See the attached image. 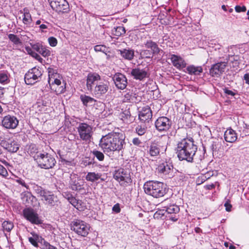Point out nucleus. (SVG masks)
Listing matches in <instances>:
<instances>
[{
	"label": "nucleus",
	"instance_id": "4c0bfd02",
	"mask_svg": "<svg viewBox=\"0 0 249 249\" xmlns=\"http://www.w3.org/2000/svg\"><path fill=\"white\" fill-rule=\"evenodd\" d=\"M2 227L4 231L8 232L10 231L14 227L13 223L9 221H4L2 224Z\"/></svg>",
	"mask_w": 249,
	"mask_h": 249
},
{
	"label": "nucleus",
	"instance_id": "a19ab883",
	"mask_svg": "<svg viewBox=\"0 0 249 249\" xmlns=\"http://www.w3.org/2000/svg\"><path fill=\"white\" fill-rule=\"evenodd\" d=\"M71 187L72 190L74 191L80 190L81 189V185L76 179H71L70 182Z\"/></svg>",
	"mask_w": 249,
	"mask_h": 249
},
{
	"label": "nucleus",
	"instance_id": "9d476101",
	"mask_svg": "<svg viewBox=\"0 0 249 249\" xmlns=\"http://www.w3.org/2000/svg\"><path fill=\"white\" fill-rule=\"evenodd\" d=\"M129 74L134 79L139 81H143L149 76L148 68L145 67L142 69L140 66L132 69Z\"/></svg>",
	"mask_w": 249,
	"mask_h": 249
},
{
	"label": "nucleus",
	"instance_id": "8fccbe9b",
	"mask_svg": "<svg viewBox=\"0 0 249 249\" xmlns=\"http://www.w3.org/2000/svg\"><path fill=\"white\" fill-rule=\"evenodd\" d=\"M23 22L24 24H28L30 22L31 17L29 13H25L23 14Z\"/></svg>",
	"mask_w": 249,
	"mask_h": 249
},
{
	"label": "nucleus",
	"instance_id": "5fc2aeb1",
	"mask_svg": "<svg viewBox=\"0 0 249 249\" xmlns=\"http://www.w3.org/2000/svg\"><path fill=\"white\" fill-rule=\"evenodd\" d=\"M113 212L116 213H119L121 211V209L120 207V204L119 203H117L115 204L112 207Z\"/></svg>",
	"mask_w": 249,
	"mask_h": 249
},
{
	"label": "nucleus",
	"instance_id": "0e129e2a",
	"mask_svg": "<svg viewBox=\"0 0 249 249\" xmlns=\"http://www.w3.org/2000/svg\"><path fill=\"white\" fill-rule=\"evenodd\" d=\"M243 79L245 81L246 83L249 85V73L244 74Z\"/></svg>",
	"mask_w": 249,
	"mask_h": 249
},
{
	"label": "nucleus",
	"instance_id": "b1692460",
	"mask_svg": "<svg viewBox=\"0 0 249 249\" xmlns=\"http://www.w3.org/2000/svg\"><path fill=\"white\" fill-rule=\"evenodd\" d=\"M101 80L100 76L96 73H89L87 79V86L88 89L91 90L92 88V85L95 84V82H97Z\"/></svg>",
	"mask_w": 249,
	"mask_h": 249
},
{
	"label": "nucleus",
	"instance_id": "79ce46f5",
	"mask_svg": "<svg viewBox=\"0 0 249 249\" xmlns=\"http://www.w3.org/2000/svg\"><path fill=\"white\" fill-rule=\"evenodd\" d=\"M94 50L95 52H101L106 54L108 52V48L103 45H97L94 46Z\"/></svg>",
	"mask_w": 249,
	"mask_h": 249
},
{
	"label": "nucleus",
	"instance_id": "c03bdc74",
	"mask_svg": "<svg viewBox=\"0 0 249 249\" xmlns=\"http://www.w3.org/2000/svg\"><path fill=\"white\" fill-rule=\"evenodd\" d=\"M39 53L44 57L48 56L51 54L50 51L48 48L43 46H42L41 48Z\"/></svg>",
	"mask_w": 249,
	"mask_h": 249
},
{
	"label": "nucleus",
	"instance_id": "39448f33",
	"mask_svg": "<svg viewBox=\"0 0 249 249\" xmlns=\"http://www.w3.org/2000/svg\"><path fill=\"white\" fill-rule=\"evenodd\" d=\"M76 129L80 139L87 142L91 141L93 131V127L86 123H79Z\"/></svg>",
	"mask_w": 249,
	"mask_h": 249
},
{
	"label": "nucleus",
	"instance_id": "09e8293b",
	"mask_svg": "<svg viewBox=\"0 0 249 249\" xmlns=\"http://www.w3.org/2000/svg\"><path fill=\"white\" fill-rule=\"evenodd\" d=\"M0 176L3 178H7L8 176V173L6 169L0 164Z\"/></svg>",
	"mask_w": 249,
	"mask_h": 249
},
{
	"label": "nucleus",
	"instance_id": "58836bf2",
	"mask_svg": "<svg viewBox=\"0 0 249 249\" xmlns=\"http://www.w3.org/2000/svg\"><path fill=\"white\" fill-rule=\"evenodd\" d=\"M136 133L140 136L144 135L147 131V127L144 125H138L135 128Z\"/></svg>",
	"mask_w": 249,
	"mask_h": 249
},
{
	"label": "nucleus",
	"instance_id": "69168bd1",
	"mask_svg": "<svg viewBox=\"0 0 249 249\" xmlns=\"http://www.w3.org/2000/svg\"><path fill=\"white\" fill-rule=\"evenodd\" d=\"M215 188V185L213 184H208L205 186V188L207 190H211Z\"/></svg>",
	"mask_w": 249,
	"mask_h": 249
},
{
	"label": "nucleus",
	"instance_id": "393cba45",
	"mask_svg": "<svg viewBox=\"0 0 249 249\" xmlns=\"http://www.w3.org/2000/svg\"><path fill=\"white\" fill-rule=\"evenodd\" d=\"M224 139L228 142H233L237 139L236 132L231 128L227 129L224 133Z\"/></svg>",
	"mask_w": 249,
	"mask_h": 249
},
{
	"label": "nucleus",
	"instance_id": "603ef678",
	"mask_svg": "<svg viewBox=\"0 0 249 249\" xmlns=\"http://www.w3.org/2000/svg\"><path fill=\"white\" fill-rule=\"evenodd\" d=\"M68 200L69 202L73 206L75 207V206L77 205V203L78 202V199H77L75 197L71 196L68 197Z\"/></svg>",
	"mask_w": 249,
	"mask_h": 249
},
{
	"label": "nucleus",
	"instance_id": "774afa93",
	"mask_svg": "<svg viewBox=\"0 0 249 249\" xmlns=\"http://www.w3.org/2000/svg\"><path fill=\"white\" fill-rule=\"evenodd\" d=\"M212 175H211V173L210 172H208L206 174H205V178L207 179L210 178L211 176H212Z\"/></svg>",
	"mask_w": 249,
	"mask_h": 249
},
{
	"label": "nucleus",
	"instance_id": "f257e3e1",
	"mask_svg": "<svg viewBox=\"0 0 249 249\" xmlns=\"http://www.w3.org/2000/svg\"><path fill=\"white\" fill-rule=\"evenodd\" d=\"M126 143L124 135L120 133L110 132L101 139L99 146L105 153L120 151L124 148Z\"/></svg>",
	"mask_w": 249,
	"mask_h": 249
},
{
	"label": "nucleus",
	"instance_id": "680f3d73",
	"mask_svg": "<svg viewBox=\"0 0 249 249\" xmlns=\"http://www.w3.org/2000/svg\"><path fill=\"white\" fill-rule=\"evenodd\" d=\"M224 93L227 95L234 96L235 95V93L233 92L232 90L228 89L227 88H225L223 89Z\"/></svg>",
	"mask_w": 249,
	"mask_h": 249
},
{
	"label": "nucleus",
	"instance_id": "e2e57ef3",
	"mask_svg": "<svg viewBox=\"0 0 249 249\" xmlns=\"http://www.w3.org/2000/svg\"><path fill=\"white\" fill-rule=\"evenodd\" d=\"M224 206L225 207L226 211L230 212L231 211L232 206L228 201L224 204Z\"/></svg>",
	"mask_w": 249,
	"mask_h": 249
},
{
	"label": "nucleus",
	"instance_id": "f03ea898",
	"mask_svg": "<svg viewBox=\"0 0 249 249\" xmlns=\"http://www.w3.org/2000/svg\"><path fill=\"white\" fill-rule=\"evenodd\" d=\"M197 150V146L192 138H184L178 143L176 153L180 160L193 162Z\"/></svg>",
	"mask_w": 249,
	"mask_h": 249
},
{
	"label": "nucleus",
	"instance_id": "6e6d98bb",
	"mask_svg": "<svg viewBox=\"0 0 249 249\" xmlns=\"http://www.w3.org/2000/svg\"><path fill=\"white\" fill-rule=\"evenodd\" d=\"M42 45L39 43H36L35 44H33L32 47V48L37 51L39 53L41 48L42 47Z\"/></svg>",
	"mask_w": 249,
	"mask_h": 249
},
{
	"label": "nucleus",
	"instance_id": "412c9836",
	"mask_svg": "<svg viewBox=\"0 0 249 249\" xmlns=\"http://www.w3.org/2000/svg\"><path fill=\"white\" fill-rule=\"evenodd\" d=\"M152 117V113L148 107H144L139 114V118L142 123H148Z\"/></svg>",
	"mask_w": 249,
	"mask_h": 249
},
{
	"label": "nucleus",
	"instance_id": "423d86ee",
	"mask_svg": "<svg viewBox=\"0 0 249 249\" xmlns=\"http://www.w3.org/2000/svg\"><path fill=\"white\" fill-rule=\"evenodd\" d=\"M71 229L78 235L86 237L89 234L90 227L85 221L80 219H74L71 222Z\"/></svg>",
	"mask_w": 249,
	"mask_h": 249
},
{
	"label": "nucleus",
	"instance_id": "6ab92c4d",
	"mask_svg": "<svg viewBox=\"0 0 249 249\" xmlns=\"http://www.w3.org/2000/svg\"><path fill=\"white\" fill-rule=\"evenodd\" d=\"M164 150L163 147L160 145V143L157 142H152L148 147L147 153L152 157L159 156L160 152Z\"/></svg>",
	"mask_w": 249,
	"mask_h": 249
},
{
	"label": "nucleus",
	"instance_id": "c9c22d12",
	"mask_svg": "<svg viewBox=\"0 0 249 249\" xmlns=\"http://www.w3.org/2000/svg\"><path fill=\"white\" fill-rule=\"evenodd\" d=\"M135 95L132 92H129L124 95L123 98L124 102H133L134 101Z\"/></svg>",
	"mask_w": 249,
	"mask_h": 249
},
{
	"label": "nucleus",
	"instance_id": "20e7f679",
	"mask_svg": "<svg viewBox=\"0 0 249 249\" xmlns=\"http://www.w3.org/2000/svg\"><path fill=\"white\" fill-rule=\"evenodd\" d=\"M34 159L39 167L45 169L53 168L56 163L54 157L46 152H37L34 156Z\"/></svg>",
	"mask_w": 249,
	"mask_h": 249
},
{
	"label": "nucleus",
	"instance_id": "4468645a",
	"mask_svg": "<svg viewBox=\"0 0 249 249\" xmlns=\"http://www.w3.org/2000/svg\"><path fill=\"white\" fill-rule=\"evenodd\" d=\"M53 9L57 12H66L69 8L68 2L66 0H49Z\"/></svg>",
	"mask_w": 249,
	"mask_h": 249
},
{
	"label": "nucleus",
	"instance_id": "5701e85b",
	"mask_svg": "<svg viewBox=\"0 0 249 249\" xmlns=\"http://www.w3.org/2000/svg\"><path fill=\"white\" fill-rule=\"evenodd\" d=\"M170 59L173 66L177 69L183 68L186 66V63L184 60L180 56L171 54Z\"/></svg>",
	"mask_w": 249,
	"mask_h": 249
},
{
	"label": "nucleus",
	"instance_id": "a18cd8bd",
	"mask_svg": "<svg viewBox=\"0 0 249 249\" xmlns=\"http://www.w3.org/2000/svg\"><path fill=\"white\" fill-rule=\"evenodd\" d=\"M153 54L152 51L147 50H142L141 52V55L142 56L148 58L152 57Z\"/></svg>",
	"mask_w": 249,
	"mask_h": 249
},
{
	"label": "nucleus",
	"instance_id": "a211bd4d",
	"mask_svg": "<svg viewBox=\"0 0 249 249\" xmlns=\"http://www.w3.org/2000/svg\"><path fill=\"white\" fill-rule=\"evenodd\" d=\"M33 189L37 196L39 197L44 203L52 192L36 184H33Z\"/></svg>",
	"mask_w": 249,
	"mask_h": 249
},
{
	"label": "nucleus",
	"instance_id": "7ed1b4c3",
	"mask_svg": "<svg viewBox=\"0 0 249 249\" xmlns=\"http://www.w3.org/2000/svg\"><path fill=\"white\" fill-rule=\"evenodd\" d=\"M143 189L147 195L155 198L162 197L166 193L164 184L159 181H147L144 184Z\"/></svg>",
	"mask_w": 249,
	"mask_h": 249
},
{
	"label": "nucleus",
	"instance_id": "c756f323",
	"mask_svg": "<svg viewBox=\"0 0 249 249\" xmlns=\"http://www.w3.org/2000/svg\"><path fill=\"white\" fill-rule=\"evenodd\" d=\"M144 45L146 48L150 49L153 53L157 54L160 51V49L157 44L151 40H147L144 43Z\"/></svg>",
	"mask_w": 249,
	"mask_h": 249
},
{
	"label": "nucleus",
	"instance_id": "2f4dec72",
	"mask_svg": "<svg viewBox=\"0 0 249 249\" xmlns=\"http://www.w3.org/2000/svg\"><path fill=\"white\" fill-rule=\"evenodd\" d=\"M101 177V175L95 172H89L86 177V179L87 180L94 182L98 180Z\"/></svg>",
	"mask_w": 249,
	"mask_h": 249
},
{
	"label": "nucleus",
	"instance_id": "72a5a7b5",
	"mask_svg": "<svg viewBox=\"0 0 249 249\" xmlns=\"http://www.w3.org/2000/svg\"><path fill=\"white\" fill-rule=\"evenodd\" d=\"M80 99L83 105L86 106H87L88 104H92L95 101L93 98L85 95H81L80 96Z\"/></svg>",
	"mask_w": 249,
	"mask_h": 249
},
{
	"label": "nucleus",
	"instance_id": "37998d69",
	"mask_svg": "<svg viewBox=\"0 0 249 249\" xmlns=\"http://www.w3.org/2000/svg\"><path fill=\"white\" fill-rule=\"evenodd\" d=\"M166 211L169 213H176L179 211V208L177 205H172L168 207Z\"/></svg>",
	"mask_w": 249,
	"mask_h": 249
},
{
	"label": "nucleus",
	"instance_id": "864d4df0",
	"mask_svg": "<svg viewBox=\"0 0 249 249\" xmlns=\"http://www.w3.org/2000/svg\"><path fill=\"white\" fill-rule=\"evenodd\" d=\"M235 10L237 12H245L246 11V7L245 6H240L237 5L235 7Z\"/></svg>",
	"mask_w": 249,
	"mask_h": 249
},
{
	"label": "nucleus",
	"instance_id": "ea45409f",
	"mask_svg": "<svg viewBox=\"0 0 249 249\" xmlns=\"http://www.w3.org/2000/svg\"><path fill=\"white\" fill-rule=\"evenodd\" d=\"M91 152L94 157H95L98 160L103 161L104 160L105 156L102 152L94 149Z\"/></svg>",
	"mask_w": 249,
	"mask_h": 249
},
{
	"label": "nucleus",
	"instance_id": "de8ad7c7",
	"mask_svg": "<svg viewBox=\"0 0 249 249\" xmlns=\"http://www.w3.org/2000/svg\"><path fill=\"white\" fill-rule=\"evenodd\" d=\"M80 211H84L86 208L85 204L81 200H78L76 206L74 207Z\"/></svg>",
	"mask_w": 249,
	"mask_h": 249
},
{
	"label": "nucleus",
	"instance_id": "473e14b6",
	"mask_svg": "<svg viewBox=\"0 0 249 249\" xmlns=\"http://www.w3.org/2000/svg\"><path fill=\"white\" fill-rule=\"evenodd\" d=\"M8 74L7 71H0V83L2 84H6L9 82Z\"/></svg>",
	"mask_w": 249,
	"mask_h": 249
},
{
	"label": "nucleus",
	"instance_id": "6e6552de",
	"mask_svg": "<svg viewBox=\"0 0 249 249\" xmlns=\"http://www.w3.org/2000/svg\"><path fill=\"white\" fill-rule=\"evenodd\" d=\"M42 75L41 70L34 67L28 71L24 76L25 82L27 85H33L41 79Z\"/></svg>",
	"mask_w": 249,
	"mask_h": 249
},
{
	"label": "nucleus",
	"instance_id": "a878e982",
	"mask_svg": "<svg viewBox=\"0 0 249 249\" xmlns=\"http://www.w3.org/2000/svg\"><path fill=\"white\" fill-rule=\"evenodd\" d=\"M59 203L58 197L52 192L44 203L45 205L51 207L57 206Z\"/></svg>",
	"mask_w": 249,
	"mask_h": 249
},
{
	"label": "nucleus",
	"instance_id": "3c124183",
	"mask_svg": "<svg viewBox=\"0 0 249 249\" xmlns=\"http://www.w3.org/2000/svg\"><path fill=\"white\" fill-rule=\"evenodd\" d=\"M48 41L51 46L55 47L57 44V39L54 37H50L48 38Z\"/></svg>",
	"mask_w": 249,
	"mask_h": 249
},
{
	"label": "nucleus",
	"instance_id": "9b49d317",
	"mask_svg": "<svg viewBox=\"0 0 249 249\" xmlns=\"http://www.w3.org/2000/svg\"><path fill=\"white\" fill-rule=\"evenodd\" d=\"M24 217L32 224L39 225L42 223V221L39 218L38 214L31 208H25L23 210Z\"/></svg>",
	"mask_w": 249,
	"mask_h": 249
},
{
	"label": "nucleus",
	"instance_id": "f3484780",
	"mask_svg": "<svg viewBox=\"0 0 249 249\" xmlns=\"http://www.w3.org/2000/svg\"><path fill=\"white\" fill-rule=\"evenodd\" d=\"M112 79L115 86L120 89H124L127 85V79L126 76L119 72L116 73L113 76Z\"/></svg>",
	"mask_w": 249,
	"mask_h": 249
},
{
	"label": "nucleus",
	"instance_id": "13d9d810",
	"mask_svg": "<svg viewBox=\"0 0 249 249\" xmlns=\"http://www.w3.org/2000/svg\"><path fill=\"white\" fill-rule=\"evenodd\" d=\"M17 182H18L19 184L22 185V186L25 187L27 189H28V186L26 184L24 180L19 178L17 180Z\"/></svg>",
	"mask_w": 249,
	"mask_h": 249
},
{
	"label": "nucleus",
	"instance_id": "338daca9",
	"mask_svg": "<svg viewBox=\"0 0 249 249\" xmlns=\"http://www.w3.org/2000/svg\"><path fill=\"white\" fill-rule=\"evenodd\" d=\"M39 28L42 31H43L44 29H47V26L46 25H45L44 24H42L40 25Z\"/></svg>",
	"mask_w": 249,
	"mask_h": 249
},
{
	"label": "nucleus",
	"instance_id": "052dcab7",
	"mask_svg": "<svg viewBox=\"0 0 249 249\" xmlns=\"http://www.w3.org/2000/svg\"><path fill=\"white\" fill-rule=\"evenodd\" d=\"M32 56L40 62L43 60V59L40 57V56L35 52L32 53Z\"/></svg>",
	"mask_w": 249,
	"mask_h": 249
},
{
	"label": "nucleus",
	"instance_id": "bb28decb",
	"mask_svg": "<svg viewBox=\"0 0 249 249\" xmlns=\"http://www.w3.org/2000/svg\"><path fill=\"white\" fill-rule=\"evenodd\" d=\"M187 72L190 75H198L203 71V69L201 66H195L194 65H189L187 68Z\"/></svg>",
	"mask_w": 249,
	"mask_h": 249
},
{
	"label": "nucleus",
	"instance_id": "f8f14e48",
	"mask_svg": "<svg viewBox=\"0 0 249 249\" xmlns=\"http://www.w3.org/2000/svg\"><path fill=\"white\" fill-rule=\"evenodd\" d=\"M171 125L172 121L164 116L159 117L155 123L156 129L160 132H167L171 128Z\"/></svg>",
	"mask_w": 249,
	"mask_h": 249
},
{
	"label": "nucleus",
	"instance_id": "2eb2a0df",
	"mask_svg": "<svg viewBox=\"0 0 249 249\" xmlns=\"http://www.w3.org/2000/svg\"><path fill=\"white\" fill-rule=\"evenodd\" d=\"M18 120L16 117L8 115L3 118L1 125L6 129H14L18 126Z\"/></svg>",
	"mask_w": 249,
	"mask_h": 249
},
{
	"label": "nucleus",
	"instance_id": "4be33fe9",
	"mask_svg": "<svg viewBox=\"0 0 249 249\" xmlns=\"http://www.w3.org/2000/svg\"><path fill=\"white\" fill-rule=\"evenodd\" d=\"M1 144L6 150L10 152H16L19 149V145L18 142L12 140L2 142Z\"/></svg>",
	"mask_w": 249,
	"mask_h": 249
},
{
	"label": "nucleus",
	"instance_id": "bf43d9fd",
	"mask_svg": "<svg viewBox=\"0 0 249 249\" xmlns=\"http://www.w3.org/2000/svg\"><path fill=\"white\" fill-rule=\"evenodd\" d=\"M132 142L133 144L137 146H139L142 143L141 140L138 138H134L132 140Z\"/></svg>",
	"mask_w": 249,
	"mask_h": 249
},
{
	"label": "nucleus",
	"instance_id": "49530a36",
	"mask_svg": "<svg viewBox=\"0 0 249 249\" xmlns=\"http://www.w3.org/2000/svg\"><path fill=\"white\" fill-rule=\"evenodd\" d=\"M125 33V30L124 27L122 26L117 27L115 29V36H121V35H124Z\"/></svg>",
	"mask_w": 249,
	"mask_h": 249
},
{
	"label": "nucleus",
	"instance_id": "f704fd0d",
	"mask_svg": "<svg viewBox=\"0 0 249 249\" xmlns=\"http://www.w3.org/2000/svg\"><path fill=\"white\" fill-rule=\"evenodd\" d=\"M8 38L15 45H20L22 42L20 38L14 34H10L8 35Z\"/></svg>",
	"mask_w": 249,
	"mask_h": 249
},
{
	"label": "nucleus",
	"instance_id": "7c9ffc66",
	"mask_svg": "<svg viewBox=\"0 0 249 249\" xmlns=\"http://www.w3.org/2000/svg\"><path fill=\"white\" fill-rule=\"evenodd\" d=\"M32 234L33 236L29 237V241L33 246L37 248L38 247V243H40L42 237L36 233Z\"/></svg>",
	"mask_w": 249,
	"mask_h": 249
},
{
	"label": "nucleus",
	"instance_id": "aec40b11",
	"mask_svg": "<svg viewBox=\"0 0 249 249\" xmlns=\"http://www.w3.org/2000/svg\"><path fill=\"white\" fill-rule=\"evenodd\" d=\"M109 85V82L105 80L98 82L94 89L95 95L100 96L105 94L108 90Z\"/></svg>",
	"mask_w": 249,
	"mask_h": 249
},
{
	"label": "nucleus",
	"instance_id": "cd10ccee",
	"mask_svg": "<svg viewBox=\"0 0 249 249\" xmlns=\"http://www.w3.org/2000/svg\"><path fill=\"white\" fill-rule=\"evenodd\" d=\"M118 52L122 57L128 60L133 59L134 56V52L133 50L124 49L122 50H119Z\"/></svg>",
	"mask_w": 249,
	"mask_h": 249
},
{
	"label": "nucleus",
	"instance_id": "1a4fd4ad",
	"mask_svg": "<svg viewBox=\"0 0 249 249\" xmlns=\"http://www.w3.org/2000/svg\"><path fill=\"white\" fill-rule=\"evenodd\" d=\"M114 178L117 180L121 185L125 186L126 184L131 182L130 173L124 168H120L116 170L114 175Z\"/></svg>",
	"mask_w": 249,
	"mask_h": 249
},
{
	"label": "nucleus",
	"instance_id": "4d7b16f0",
	"mask_svg": "<svg viewBox=\"0 0 249 249\" xmlns=\"http://www.w3.org/2000/svg\"><path fill=\"white\" fill-rule=\"evenodd\" d=\"M231 62H234L235 65H238L239 56L238 55H233L231 57Z\"/></svg>",
	"mask_w": 249,
	"mask_h": 249
},
{
	"label": "nucleus",
	"instance_id": "dca6fc26",
	"mask_svg": "<svg viewBox=\"0 0 249 249\" xmlns=\"http://www.w3.org/2000/svg\"><path fill=\"white\" fill-rule=\"evenodd\" d=\"M227 63L226 62H220L213 65L210 69V74L213 77H219L224 71Z\"/></svg>",
	"mask_w": 249,
	"mask_h": 249
},
{
	"label": "nucleus",
	"instance_id": "0eeeda50",
	"mask_svg": "<svg viewBox=\"0 0 249 249\" xmlns=\"http://www.w3.org/2000/svg\"><path fill=\"white\" fill-rule=\"evenodd\" d=\"M157 172L166 178H171L174 176V167L171 162L165 161L160 163L157 168Z\"/></svg>",
	"mask_w": 249,
	"mask_h": 249
},
{
	"label": "nucleus",
	"instance_id": "ddd939ff",
	"mask_svg": "<svg viewBox=\"0 0 249 249\" xmlns=\"http://www.w3.org/2000/svg\"><path fill=\"white\" fill-rule=\"evenodd\" d=\"M56 75L57 74L56 73L55 75H53H53L51 76L50 74H49L48 82L50 84V86H57V87L53 89L52 87L51 89H54L56 94H60L64 93L65 91L66 83H63L62 85H61V80L55 77Z\"/></svg>",
	"mask_w": 249,
	"mask_h": 249
},
{
	"label": "nucleus",
	"instance_id": "c85d7f7f",
	"mask_svg": "<svg viewBox=\"0 0 249 249\" xmlns=\"http://www.w3.org/2000/svg\"><path fill=\"white\" fill-rule=\"evenodd\" d=\"M121 119L126 124L132 123L134 120L129 109H125L120 114Z\"/></svg>",
	"mask_w": 249,
	"mask_h": 249
},
{
	"label": "nucleus",
	"instance_id": "e433bc0d",
	"mask_svg": "<svg viewBox=\"0 0 249 249\" xmlns=\"http://www.w3.org/2000/svg\"><path fill=\"white\" fill-rule=\"evenodd\" d=\"M42 247L41 249H57V248L50 244L44 238L42 237L40 243Z\"/></svg>",
	"mask_w": 249,
	"mask_h": 249
}]
</instances>
